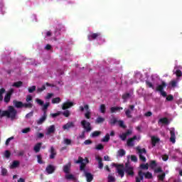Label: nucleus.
<instances>
[{"label":"nucleus","instance_id":"obj_1","mask_svg":"<svg viewBox=\"0 0 182 182\" xmlns=\"http://www.w3.org/2000/svg\"><path fill=\"white\" fill-rule=\"evenodd\" d=\"M76 164H80V171H84L85 176L87 178V182L93 181V175L90 173L86 172V164H89V159H83L82 156L78 157V160L75 161Z\"/></svg>","mask_w":182,"mask_h":182},{"label":"nucleus","instance_id":"obj_2","mask_svg":"<svg viewBox=\"0 0 182 182\" xmlns=\"http://www.w3.org/2000/svg\"><path fill=\"white\" fill-rule=\"evenodd\" d=\"M0 114L1 117H8V119H11L14 120L18 114V111L14 107V106H9L7 110L2 111L0 109Z\"/></svg>","mask_w":182,"mask_h":182},{"label":"nucleus","instance_id":"obj_3","mask_svg":"<svg viewBox=\"0 0 182 182\" xmlns=\"http://www.w3.org/2000/svg\"><path fill=\"white\" fill-rule=\"evenodd\" d=\"M114 167H116L117 168V173L122 178L124 177V170L127 168H130V162L129 161L125 164V166L124 164H113Z\"/></svg>","mask_w":182,"mask_h":182},{"label":"nucleus","instance_id":"obj_4","mask_svg":"<svg viewBox=\"0 0 182 182\" xmlns=\"http://www.w3.org/2000/svg\"><path fill=\"white\" fill-rule=\"evenodd\" d=\"M164 87H167V83L164 81H161V84L156 86V92H159L163 97H167V92L164 91Z\"/></svg>","mask_w":182,"mask_h":182},{"label":"nucleus","instance_id":"obj_5","mask_svg":"<svg viewBox=\"0 0 182 182\" xmlns=\"http://www.w3.org/2000/svg\"><path fill=\"white\" fill-rule=\"evenodd\" d=\"M81 126H82L83 129L85 132H87V133L92 132V126L90 122L86 121V119H82L81 121Z\"/></svg>","mask_w":182,"mask_h":182},{"label":"nucleus","instance_id":"obj_6","mask_svg":"<svg viewBox=\"0 0 182 182\" xmlns=\"http://www.w3.org/2000/svg\"><path fill=\"white\" fill-rule=\"evenodd\" d=\"M102 34L100 33H91L90 35L87 36L88 40L92 41L95 39H97V38H100Z\"/></svg>","mask_w":182,"mask_h":182},{"label":"nucleus","instance_id":"obj_7","mask_svg":"<svg viewBox=\"0 0 182 182\" xmlns=\"http://www.w3.org/2000/svg\"><path fill=\"white\" fill-rule=\"evenodd\" d=\"M134 140H137V136L134 135L132 138H129L127 141V144L129 147L134 146Z\"/></svg>","mask_w":182,"mask_h":182},{"label":"nucleus","instance_id":"obj_8","mask_svg":"<svg viewBox=\"0 0 182 182\" xmlns=\"http://www.w3.org/2000/svg\"><path fill=\"white\" fill-rule=\"evenodd\" d=\"M13 93H14V90L11 89L6 94L4 97L5 103H9V102H11V96H12Z\"/></svg>","mask_w":182,"mask_h":182},{"label":"nucleus","instance_id":"obj_9","mask_svg":"<svg viewBox=\"0 0 182 182\" xmlns=\"http://www.w3.org/2000/svg\"><path fill=\"white\" fill-rule=\"evenodd\" d=\"M170 134V141L174 144V143H176V131L174 130V128L171 129Z\"/></svg>","mask_w":182,"mask_h":182},{"label":"nucleus","instance_id":"obj_10","mask_svg":"<svg viewBox=\"0 0 182 182\" xmlns=\"http://www.w3.org/2000/svg\"><path fill=\"white\" fill-rule=\"evenodd\" d=\"M124 172L127 173V176H131V177H133L134 176V168H133V166H131L130 168L124 169Z\"/></svg>","mask_w":182,"mask_h":182},{"label":"nucleus","instance_id":"obj_11","mask_svg":"<svg viewBox=\"0 0 182 182\" xmlns=\"http://www.w3.org/2000/svg\"><path fill=\"white\" fill-rule=\"evenodd\" d=\"M75 127V123L73 122H69L63 126V130H69V129H73Z\"/></svg>","mask_w":182,"mask_h":182},{"label":"nucleus","instance_id":"obj_12","mask_svg":"<svg viewBox=\"0 0 182 182\" xmlns=\"http://www.w3.org/2000/svg\"><path fill=\"white\" fill-rule=\"evenodd\" d=\"M55 166L50 164L47 166L46 168V173H48V174H53V173H55Z\"/></svg>","mask_w":182,"mask_h":182},{"label":"nucleus","instance_id":"obj_13","mask_svg":"<svg viewBox=\"0 0 182 182\" xmlns=\"http://www.w3.org/2000/svg\"><path fill=\"white\" fill-rule=\"evenodd\" d=\"M13 105L15 107H16V109H22V107H23V102L16 100L13 101Z\"/></svg>","mask_w":182,"mask_h":182},{"label":"nucleus","instance_id":"obj_14","mask_svg":"<svg viewBox=\"0 0 182 182\" xmlns=\"http://www.w3.org/2000/svg\"><path fill=\"white\" fill-rule=\"evenodd\" d=\"M49 153H50V156H49V158H50L51 160L53 159H55V157H56L57 152H56V150H55V148H54L53 146H50Z\"/></svg>","mask_w":182,"mask_h":182},{"label":"nucleus","instance_id":"obj_15","mask_svg":"<svg viewBox=\"0 0 182 182\" xmlns=\"http://www.w3.org/2000/svg\"><path fill=\"white\" fill-rule=\"evenodd\" d=\"M73 106V102H65L63 104L62 109L63 110H67V109H70Z\"/></svg>","mask_w":182,"mask_h":182},{"label":"nucleus","instance_id":"obj_16","mask_svg":"<svg viewBox=\"0 0 182 182\" xmlns=\"http://www.w3.org/2000/svg\"><path fill=\"white\" fill-rule=\"evenodd\" d=\"M152 147H156V144L160 141V138L155 136L151 137Z\"/></svg>","mask_w":182,"mask_h":182},{"label":"nucleus","instance_id":"obj_17","mask_svg":"<svg viewBox=\"0 0 182 182\" xmlns=\"http://www.w3.org/2000/svg\"><path fill=\"white\" fill-rule=\"evenodd\" d=\"M47 118L48 114L43 113V116L38 120H37V124H43L44 122L46 120Z\"/></svg>","mask_w":182,"mask_h":182},{"label":"nucleus","instance_id":"obj_18","mask_svg":"<svg viewBox=\"0 0 182 182\" xmlns=\"http://www.w3.org/2000/svg\"><path fill=\"white\" fill-rule=\"evenodd\" d=\"M85 109L86 110V113L85 114V119H90V109H89V105H85Z\"/></svg>","mask_w":182,"mask_h":182},{"label":"nucleus","instance_id":"obj_19","mask_svg":"<svg viewBox=\"0 0 182 182\" xmlns=\"http://www.w3.org/2000/svg\"><path fill=\"white\" fill-rule=\"evenodd\" d=\"M63 171L65 174H69L70 173V163H68L63 166Z\"/></svg>","mask_w":182,"mask_h":182},{"label":"nucleus","instance_id":"obj_20","mask_svg":"<svg viewBox=\"0 0 182 182\" xmlns=\"http://www.w3.org/2000/svg\"><path fill=\"white\" fill-rule=\"evenodd\" d=\"M120 110H123V107H112L110 108L111 113H116V112H120Z\"/></svg>","mask_w":182,"mask_h":182},{"label":"nucleus","instance_id":"obj_21","mask_svg":"<svg viewBox=\"0 0 182 182\" xmlns=\"http://www.w3.org/2000/svg\"><path fill=\"white\" fill-rule=\"evenodd\" d=\"M96 160L98 161V168L100 169L103 168V160L102 158L100 156H97Z\"/></svg>","mask_w":182,"mask_h":182},{"label":"nucleus","instance_id":"obj_22","mask_svg":"<svg viewBox=\"0 0 182 182\" xmlns=\"http://www.w3.org/2000/svg\"><path fill=\"white\" fill-rule=\"evenodd\" d=\"M42 143H38L34 146L33 150L36 153H39L41 151V146Z\"/></svg>","mask_w":182,"mask_h":182},{"label":"nucleus","instance_id":"obj_23","mask_svg":"<svg viewBox=\"0 0 182 182\" xmlns=\"http://www.w3.org/2000/svg\"><path fill=\"white\" fill-rule=\"evenodd\" d=\"M55 125H50L47 130V134H52V133H55Z\"/></svg>","mask_w":182,"mask_h":182},{"label":"nucleus","instance_id":"obj_24","mask_svg":"<svg viewBox=\"0 0 182 182\" xmlns=\"http://www.w3.org/2000/svg\"><path fill=\"white\" fill-rule=\"evenodd\" d=\"M110 140V134H106V135L101 139L102 143H107Z\"/></svg>","mask_w":182,"mask_h":182},{"label":"nucleus","instance_id":"obj_25","mask_svg":"<svg viewBox=\"0 0 182 182\" xmlns=\"http://www.w3.org/2000/svg\"><path fill=\"white\" fill-rule=\"evenodd\" d=\"M49 106H50V102H46V104L44 105H43L42 110H43V113H45L46 114V112L48 110V107H49Z\"/></svg>","mask_w":182,"mask_h":182},{"label":"nucleus","instance_id":"obj_26","mask_svg":"<svg viewBox=\"0 0 182 182\" xmlns=\"http://www.w3.org/2000/svg\"><path fill=\"white\" fill-rule=\"evenodd\" d=\"M65 178L67 180H73V181H76V177H75V176H73V174L65 175Z\"/></svg>","mask_w":182,"mask_h":182},{"label":"nucleus","instance_id":"obj_27","mask_svg":"<svg viewBox=\"0 0 182 182\" xmlns=\"http://www.w3.org/2000/svg\"><path fill=\"white\" fill-rule=\"evenodd\" d=\"M159 123H162L163 124H168V119H167V117L161 118L159 120Z\"/></svg>","mask_w":182,"mask_h":182},{"label":"nucleus","instance_id":"obj_28","mask_svg":"<svg viewBox=\"0 0 182 182\" xmlns=\"http://www.w3.org/2000/svg\"><path fill=\"white\" fill-rule=\"evenodd\" d=\"M136 150L138 151L139 154H146L147 151H146V149H140V147H136Z\"/></svg>","mask_w":182,"mask_h":182},{"label":"nucleus","instance_id":"obj_29","mask_svg":"<svg viewBox=\"0 0 182 182\" xmlns=\"http://www.w3.org/2000/svg\"><path fill=\"white\" fill-rule=\"evenodd\" d=\"M1 176H3L4 177L8 176V170L6 168H4V166H1Z\"/></svg>","mask_w":182,"mask_h":182},{"label":"nucleus","instance_id":"obj_30","mask_svg":"<svg viewBox=\"0 0 182 182\" xmlns=\"http://www.w3.org/2000/svg\"><path fill=\"white\" fill-rule=\"evenodd\" d=\"M100 111L101 113H102L103 114H105V113H106V105L105 104H102L100 106Z\"/></svg>","mask_w":182,"mask_h":182},{"label":"nucleus","instance_id":"obj_31","mask_svg":"<svg viewBox=\"0 0 182 182\" xmlns=\"http://www.w3.org/2000/svg\"><path fill=\"white\" fill-rule=\"evenodd\" d=\"M23 107H26V109H32V107H33V105L31 102L23 103Z\"/></svg>","mask_w":182,"mask_h":182},{"label":"nucleus","instance_id":"obj_32","mask_svg":"<svg viewBox=\"0 0 182 182\" xmlns=\"http://www.w3.org/2000/svg\"><path fill=\"white\" fill-rule=\"evenodd\" d=\"M103 122H105V118L102 117H98L95 120L97 124H100V123H103Z\"/></svg>","mask_w":182,"mask_h":182},{"label":"nucleus","instance_id":"obj_33","mask_svg":"<svg viewBox=\"0 0 182 182\" xmlns=\"http://www.w3.org/2000/svg\"><path fill=\"white\" fill-rule=\"evenodd\" d=\"M117 154L119 156V157H123V156H125L126 154V151H124L123 149H121L117 151Z\"/></svg>","mask_w":182,"mask_h":182},{"label":"nucleus","instance_id":"obj_34","mask_svg":"<svg viewBox=\"0 0 182 182\" xmlns=\"http://www.w3.org/2000/svg\"><path fill=\"white\" fill-rule=\"evenodd\" d=\"M178 83V81L173 80L169 82V85L171 86V87H176Z\"/></svg>","mask_w":182,"mask_h":182},{"label":"nucleus","instance_id":"obj_35","mask_svg":"<svg viewBox=\"0 0 182 182\" xmlns=\"http://www.w3.org/2000/svg\"><path fill=\"white\" fill-rule=\"evenodd\" d=\"M60 102H62V100H60V97H55L52 100L53 105L60 103Z\"/></svg>","mask_w":182,"mask_h":182},{"label":"nucleus","instance_id":"obj_36","mask_svg":"<svg viewBox=\"0 0 182 182\" xmlns=\"http://www.w3.org/2000/svg\"><path fill=\"white\" fill-rule=\"evenodd\" d=\"M100 134H102L100 131H95L92 133L91 137H97L98 136H100Z\"/></svg>","mask_w":182,"mask_h":182},{"label":"nucleus","instance_id":"obj_37","mask_svg":"<svg viewBox=\"0 0 182 182\" xmlns=\"http://www.w3.org/2000/svg\"><path fill=\"white\" fill-rule=\"evenodd\" d=\"M138 176L139 177L140 181H143L144 179L145 175H144V173H143V171H139L138 172Z\"/></svg>","mask_w":182,"mask_h":182},{"label":"nucleus","instance_id":"obj_38","mask_svg":"<svg viewBox=\"0 0 182 182\" xmlns=\"http://www.w3.org/2000/svg\"><path fill=\"white\" fill-rule=\"evenodd\" d=\"M18 166H19V161H14L11 166V168H16Z\"/></svg>","mask_w":182,"mask_h":182},{"label":"nucleus","instance_id":"obj_39","mask_svg":"<svg viewBox=\"0 0 182 182\" xmlns=\"http://www.w3.org/2000/svg\"><path fill=\"white\" fill-rule=\"evenodd\" d=\"M149 167L150 168H156V167H157V162H156V161H151Z\"/></svg>","mask_w":182,"mask_h":182},{"label":"nucleus","instance_id":"obj_40","mask_svg":"<svg viewBox=\"0 0 182 182\" xmlns=\"http://www.w3.org/2000/svg\"><path fill=\"white\" fill-rule=\"evenodd\" d=\"M23 85V82L22 81L16 82L13 84V86L14 87H21Z\"/></svg>","mask_w":182,"mask_h":182},{"label":"nucleus","instance_id":"obj_41","mask_svg":"<svg viewBox=\"0 0 182 182\" xmlns=\"http://www.w3.org/2000/svg\"><path fill=\"white\" fill-rule=\"evenodd\" d=\"M131 97H132V95L130 93H125L122 95V99L124 100H127V99Z\"/></svg>","mask_w":182,"mask_h":182},{"label":"nucleus","instance_id":"obj_42","mask_svg":"<svg viewBox=\"0 0 182 182\" xmlns=\"http://www.w3.org/2000/svg\"><path fill=\"white\" fill-rule=\"evenodd\" d=\"M145 83L147 87H150L151 89H154V85H153V83H151V82L146 80Z\"/></svg>","mask_w":182,"mask_h":182},{"label":"nucleus","instance_id":"obj_43","mask_svg":"<svg viewBox=\"0 0 182 182\" xmlns=\"http://www.w3.org/2000/svg\"><path fill=\"white\" fill-rule=\"evenodd\" d=\"M145 175V178L151 179L153 178V174L149 171H147Z\"/></svg>","mask_w":182,"mask_h":182},{"label":"nucleus","instance_id":"obj_44","mask_svg":"<svg viewBox=\"0 0 182 182\" xmlns=\"http://www.w3.org/2000/svg\"><path fill=\"white\" fill-rule=\"evenodd\" d=\"M158 178L159 180H160L161 181H164V178H166V173H163L161 175H158Z\"/></svg>","mask_w":182,"mask_h":182},{"label":"nucleus","instance_id":"obj_45","mask_svg":"<svg viewBox=\"0 0 182 182\" xmlns=\"http://www.w3.org/2000/svg\"><path fill=\"white\" fill-rule=\"evenodd\" d=\"M140 168L142 169V170H149V164H142L140 165Z\"/></svg>","mask_w":182,"mask_h":182},{"label":"nucleus","instance_id":"obj_46","mask_svg":"<svg viewBox=\"0 0 182 182\" xmlns=\"http://www.w3.org/2000/svg\"><path fill=\"white\" fill-rule=\"evenodd\" d=\"M64 144H66L67 146H70L72 144V139H65Z\"/></svg>","mask_w":182,"mask_h":182},{"label":"nucleus","instance_id":"obj_47","mask_svg":"<svg viewBox=\"0 0 182 182\" xmlns=\"http://www.w3.org/2000/svg\"><path fill=\"white\" fill-rule=\"evenodd\" d=\"M37 161H38V164H43V161L42 160L41 155H37Z\"/></svg>","mask_w":182,"mask_h":182},{"label":"nucleus","instance_id":"obj_48","mask_svg":"<svg viewBox=\"0 0 182 182\" xmlns=\"http://www.w3.org/2000/svg\"><path fill=\"white\" fill-rule=\"evenodd\" d=\"M61 114H62L63 115H64L65 117H69V116H70V111H69V110H65V111H64L63 112H61Z\"/></svg>","mask_w":182,"mask_h":182},{"label":"nucleus","instance_id":"obj_49","mask_svg":"<svg viewBox=\"0 0 182 182\" xmlns=\"http://www.w3.org/2000/svg\"><path fill=\"white\" fill-rule=\"evenodd\" d=\"M36 90V86L33 85L32 87H28V93H33Z\"/></svg>","mask_w":182,"mask_h":182},{"label":"nucleus","instance_id":"obj_50","mask_svg":"<svg viewBox=\"0 0 182 182\" xmlns=\"http://www.w3.org/2000/svg\"><path fill=\"white\" fill-rule=\"evenodd\" d=\"M109 123L112 126H114L117 123V119L116 118H112L109 120Z\"/></svg>","mask_w":182,"mask_h":182},{"label":"nucleus","instance_id":"obj_51","mask_svg":"<svg viewBox=\"0 0 182 182\" xmlns=\"http://www.w3.org/2000/svg\"><path fill=\"white\" fill-rule=\"evenodd\" d=\"M36 102L38 105H39L40 106H43L45 102H43L42 100L37 98L36 99Z\"/></svg>","mask_w":182,"mask_h":182},{"label":"nucleus","instance_id":"obj_52","mask_svg":"<svg viewBox=\"0 0 182 182\" xmlns=\"http://www.w3.org/2000/svg\"><path fill=\"white\" fill-rule=\"evenodd\" d=\"M125 114H126L127 117H128V119L132 118V112L130 111V109H127L125 111Z\"/></svg>","mask_w":182,"mask_h":182},{"label":"nucleus","instance_id":"obj_53","mask_svg":"<svg viewBox=\"0 0 182 182\" xmlns=\"http://www.w3.org/2000/svg\"><path fill=\"white\" fill-rule=\"evenodd\" d=\"M4 157H6V159H9L11 157V151L6 150L4 152Z\"/></svg>","mask_w":182,"mask_h":182},{"label":"nucleus","instance_id":"obj_54","mask_svg":"<svg viewBox=\"0 0 182 182\" xmlns=\"http://www.w3.org/2000/svg\"><path fill=\"white\" fill-rule=\"evenodd\" d=\"M60 114H62V112L58 111L57 113L50 114V116L55 118L58 117V116H60Z\"/></svg>","mask_w":182,"mask_h":182},{"label":"nucleus","instance_id":"obj_55","mask_svg":"<svg viewBox=\"0 0 182 182\" xmlns=\"http://www.w3.org/2000/svg\"><path fill=\"white\" fill-rule=\"evenodd\" d=\"M166 100L168 102H173V100H174V97L171 95H168L167 97H166Z\"/></svg>","mask_w":182,"mask_h":182},{"label":"nucleus","instance_id":"obj_56","mask_svg":"<svg viewBox=\"0 0 182 182\" xmlns=\"http://www.w3.org/2000/svg\"><path fill=\"white\" fill-rule=\"evenodd\" d=\"M95 149L97 150H103V149H105V146H103V144H99L98 145L96 146Z\"/></svg>","mask_w":182,"mask_h":182},{"label":"nucleus","instance_id":"obj_57","mask_svg":"<svg viewBox=\"0 0 182 182\" xmlns=\"http://www.w3.org/2000/svg\"><path fill=\"white\" fill-rule=\"evenodd\" d=\"M116 181V178L113 177L112 175L108 176V182H114Z\"/></svg>","mask_w":182,"mask_h":182},{"label":"nucleus","instance_id":"obj_58","mask_svg":"<svg viewBox=\"0 0 182 182\" xmlns=\"http://www.w3.org/2000/svg\"><path fill=\"white\" fill-rule=\"evenodd\" d=\"M175 73H176L177 77H182V72L180 70H176Z\"/></svg>","mask_w":182,"mask_h":182},{"label":"nucleus","instance_id":"obj_59","mask_svg":"<svg viewBox=\"0 0 182 182\" xmlns=\"http://www.w3.org/2000/svg\"><path fill=\"white\" fill-rule=\"evenodd\" d=\"M32 95H28L26 96V102H27V103H29V102H32Z\"/></svg>","mask_w":182,"mask_h":182},{"label":"nucleus","instance_id":"obj_60","mask_svg":"<svg viewBox=\"0 0 182 182\" xmlns=\"http://www.w3.org/2000/svg\"><path fill=\"white\" fill-rule=\"evenodd\" d=\"M119 137H120V139H121L123 141H124V140H126V139H127V135H126L125 133H123L122 134H121V135L119 136Z\"/></svg>","mask_w":182,"mask_h":182},{"label":"nucleus","instance_id":"obj_61","mask_svg":"<svg viewBox=\"0 0 182 182\" xmlns=\"http://www.w3.org/2000/svg\"><path fill=\"white\" fill-rule=\"evenodd\" d=\"M131 160L134 161V163H137V156H136L135 155H132Z\"/></svg>","mask_w":182,"mask_h":182},{"label":"nucleus","instance_id":"obj_62","mask_svg":"<svg viewBox=\"0 0 182 182\" xmlns=\"http://www.w3.org/2000/svg\"><path fill=\"white\" fill-rule=\"evenodd\" d=\"M33 116V111L30 112L26 115V119H30V117H32Z\"/></svg>","mask_w":182,"mask_h":182},{"label":"nucleus","instance_id":"obj_63","mask_svg":"<svg viewBox=\"0 0 182 182\" xmlns=\"http://www.w3.org/2000/svg\"><path fill=\"white\" fill-rule=\"evenodd\" d=\"M92 143H93V141L90 139H87L84 141V144H85V146H89V144H92Z\"/></svg>","mask_w":182,"mask_h":182},{"label":"nucleus","instance_id":"obj_64","mask_svg":"<svg viewBox=\"0 0 182 182\" xmlns=\"http://www.w3.org/2000/svg\"><path fill=\"white\" fill-rule=\"evenodd\" d=\"M29 132H31L30 127H27V128L22 129V133H24V134L29 133Z\"/></svg>","mask_w":182,"mask_h":182}]
</instances>
